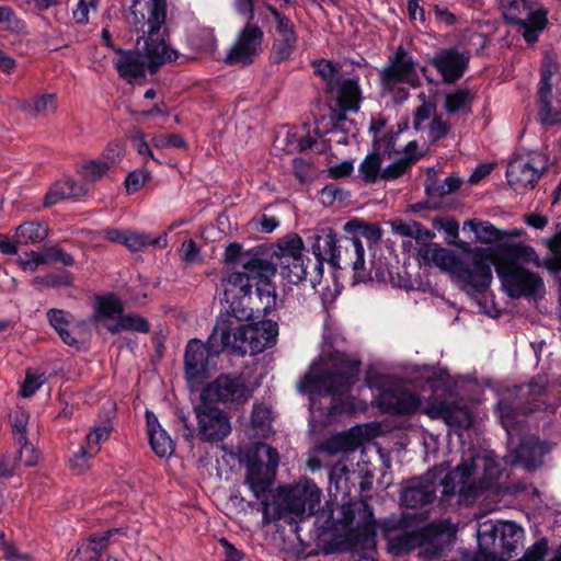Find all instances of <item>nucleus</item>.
<instances>
[{"mask_svg": "<svg viewBox=\"0 0 561 561\" xmlns=\"http://www.w3.org/2000/svg\"><path fill=\"white\" fill-rule=\"evenodd\" d=\"M138 2L134 0L131 4V24L138 33H141L137 39L136 49L127 51L117 49L119 56L115 61L118 75L129 82L142 77L146 67L151 72H156L161 65L174 61L179 57L178 51L171 49L165 42L169 36L165 24V0H150L147 20L144 14L138 16L136 11Z\"/></svg>", "mask_w": 561, "mask_h": 561, "instance_id": "1", "label": "nucleus"}, {"mask_svg": "<svg viewBox=\"0 0 561 561\" xmlns=\"http://www.w3.org/2000/svg\"><path fill=\"white\" fill-rule=\"evenodd\" d=\"M359 369V360L335 351L311 368L300 381L299 390L310 396L312 407L316 405L318 397L330 396L331 402L327 416L331 420L337 414L350 413L354 410L348 398L343 399V397L358 380Z\"/></svg>", "mask_w": 561, "mask_h": 561, "instance_id": "2", "label": "nucleus"}, {"mask_svg": "<svg viewBox=\"0 0 561 561\" xmlns=\"http://www.w3.org/2000/svg\"><path fill=\"white\" fill-rule=\"evenodd\" d=\"M417 517L414 514L391 516L382 523V530L388 549L396 556L408 552L419 546V556L433 560L450 551L455 541V530L447 522L432 523L417 529Z\"/></svg>", "mask_w": 561, "mask_h": 561, "instance_id": "3", "label": "nucleus"}, {"mask_svg": "<svg viewBox=\"0 0 561 561\" xmlns=\"http://www.w3.org/2000/svg\"><path fill=\"white\" fill-rule=\"evenodd\" d=\"M501 474L502 468L494 453L469 449L442 480L443 495H457L460 504L469 505L492 486Z\"/></svg>", "mask_w": 561, "mask_h": 561, "instance_id": "4", "label": "nucleus"}, {"mask_svg": "<svg viewBox=\"0 0 561 561\" xmlns=\"http://www.w3.org/2000/svg\"><path fill=\"white\" fill-rule=\"evenodd\" d=\"M216 334H219L222 347L231 348L242 355L247 353L254 355L276 343L278 327L271 320L237 324L230 318H219L216 322Z\"/></svg>", "mask_w": 561, "mask_h": 561, "instance_id": "5", "label": "nucleus"}, {"mask_svg": "<svg viewBox=\"0 0 561 561\" xmlns=\"http://www.w3.org/2000/svg\"><path fill=\"white\" fill-rule=\"evenodd\" d=\"M379 81L383 94L391 95L396 101L408 98V91L402 85L419 88L421 80L417 73V61L402 46L389 56L388 62L379 71Z\"/></svg>", "mask_w": 561, "mask_h": 561, "instance_id": "6", "label": "nucleus"}, {"mask_svg": "<svg viewBox=\"0 0 561 561\" xmlns=\"http://www.w3.org/2000/svg\"><path fill=\"white\" fill-rule=\"evenodd\" d=\"M495 271L505 293L513 299L540 300L546 294L542 277L515 262H497Z\"/></svg>", "mask_w": 561, "mask_h": 561, "instance_id": "7", "label": "nucleus"}, {"mask_svg": "<svg viewBox=\"0 0 561 561\" xmlns=\"http://www.w3.org/2000/svg\"><path fill=\"white\" fill-rule=\"evenodd\" d=\"M277 263L273 257H265L264 253L254 252L241 261V265L236 271H230L225 277L226 296L230 297L237 294V290H251L253 284L259 282H270L275 275Z\"/></svg>", "mask_w": 561, "mask_h": 561, "instance_id": "8", "label": "nucleus"}, {"mask_svg": "<svg viewBox=\"0 0 561 561\" xmlns=\"http://www.w3.org/2000/svg\"><path fill=\"white\" fill-rule=\"evenodd\" d=\"M216 334V327L206 343L197 339L191 340L185 348L184 371L187 382L192 386L201 385L208 376L209 367L224 350Z\"/></svg>", "mask_w": 561, "mask_h": 561, "instance_id": "9", "label": "nucleus"}, {"mask_svg": "<svg viewBox=\"0 0 561 561\" xmlns=\"http://www.w3.org/2000/svg\"><path fill=\"white\" fill-rule=\"evenodd\" d=\"M492 264L485 251H469L460 256L453 277L467 293H482L492 282Z\"/></svg>", "mask_w": 561, "mask_h": 561, "instance_id": "10", "label": "nucleus"}, {"mask_svg": "<svg viewBox=\"0 0 561 561\" xmlns=\"http://www.w3.org/2000/svg\"><path fill=\"white\" fill-rule=\"evenodd\" d=\"M279 462L278 451L265 443L254 446V458L245 463L244 483L259 499L272 486Z\"/></svg>", "mask_w": 561, "mask_h": 561, "instance_id": "11", "label": "nucleus"}, {"mask_svg": "<svg viewBox=\"0 0 561 561\" xmlns=\"http://www.w3.org/2000/svg\"><path fill=\"white\" fill-rule=\"evenodd\" d=\"M252 389L241 374H221L201 391V401L241 405L252 397Z\"/></svg>", "mask_w": 561, "mask_h": 561, "instance_id": "12", "label": "nucleus"}, {"mask_svg": "<svg viewBox=\"0 0 561 561\" xmlns=\"http://www.w3.org/2000/svg\"><path fill=\"white\" fill-rule=\"evenodd\" d=\"M548 387L545 377L534 378L528 385L517 387L518 392L523 396L529 394L531 400L522 403L520 401L511 402L508 399H502L496 405L499 416L502 425L508 431L519 420V414L533 413L542 410L546 403L538 399V397L546 393Z\"/></svg>", "mask_w": 561, "mask_h": 561, "instance_id": "13", "label": "nucleus"}, {"mask_svg": "<svg viewBox=\"0 0 561 561\" xmlns=\"http://www.w3.org/2000/svg\"><path fill=\"white\" fill-rule=\"evenodd\" d=\"M480 546L488 545L491 541L493 551L485 556L492 561L500 559H510L522 543L524 531L520 527L512 522H501L497 524H483L478 531Z\"/></svg>", "mask_w": 561, "mask_h": 561, "instance_id": "14", "label": "nucleus"}, {"mask_svg": "<svg viewBox=\"0 0 561 561\" xmlns=\"http://www.w3.org/2000/svg\"><path fill=\"white\" fill-rule=\"evenodd\" d=\"M549 159L542 152H531L513 159L507 167V182L515 191L534 188L548 168Z\"/></svg>", "mask_w": 561, "mask_h": 561, "instance_id": "15", "label": "nucleus"}, {"mask_svg": "<svg viewBox=\"0 0 561 561\" xmlns=\"http://www.w3.org/2000/svg\"><path fill=\"white\" fill-rule=\"evenodd\" d=\"M337 523L352 531V536L364 543L373 542L376 535V522L373 510L365 501L347 503L341 506Z\"/></svg>", "mask_w": 561, "mask_h": 561, "instance_id": "16", "label": "nucleus"}, {"mask_svg": "<svg viewBox=\"0 0 561 561\" xmlns=\"http://www.w3.org/2000/svg\"><path fill=\"white\" fill-rule=\"evenodd\" d=\"M197 419V435L201 440L215 443L222 440L231 432L229 415L209 402L201 401L194 407Z\"/></svg>", "mask_w": 561, "mask_h": 561, "instance_id": "17", "label": "nucleus"}, {"mask_svg": "<svg viewBox=\"0 0 561 561\" xmlns=\"http://www.w3.org/2000/svg\"><path fill=\"white\" fill-rule=\"evenodd\" d=\"M503 7L504 18L511 23L520 25L525 41L529 44L537 42L538 33L547 23L546 12L534 11L526 0H507Z\"/></svg>", "mask_w": 561, "mask_h": 561, "instance_id": "18", "label": "nucleus"}, {"mask_svg": "<svg viewBox=\"0 0 561 561\" xmlns=\"http://www.w3.org/2000/svg\"><path fill=\"white\" fill-rule=\"evenodd\" d=\"M321 490L311 480L291 486L283 497L282 507L295 516L313 515L320 505Z\"/></svg>", "mask_w": 561, "mask_h": 561, "instance_id": "19", "label": "nucleus"}, {"mask_svg": "<svg viewBox=\"0 0 561 561\" xmlns=\"http://www.w3.org/2000/svg\"><path fill=\"white\" fill-rule=\"evenodd\" d=\"M264 33L254 22H247L225 57L229 65H250L261 49Z\"/></svg>", "mask_w": 561, "mask_h": 561, "instance_id": "20", "label": "nucleus"}, {"mask_svg": "<svg viewBox=\"0 0 561 561\" xmlns=\"http://www.w3.org/2000/svg\"><path fill=\"white\" fill-rule=\"evenodd\" d=\"M265 8L272 14L275 22L276 37L272 45L274 58L277 62L289 60L297 48V28L294 22L276 7L266 3Z\"/></svg>", "mask_w": 561, "mask_h": 561, "instance_id": "21", "label": "nucleus"}, {"mask_svg": "<svg viewBox=\"0 0 561 561\" xmlns=\"http://www.w3.org/2000/svg\"><path fill=\"white\" fill-rule=\"evenodd\" d=\"M470 60L467 50L456 47L442 48L430 59V64L440 75L444 83H456L466 72Z\"/></svg>", "mask_w": 561, "mask_h": 561, "instance_id": "22", "label": "nucleus"}, {"mask_svg": "<svg viewBox=\"0 0 561 561\" xmlns=\"http://www.w3.org/2000/svg\"><path fill=\"white\" fill-rule=\"evenodd\" d=\"M422 412L432 420H443L448 426L457 428H470L473 417L466 404L457 401H432L422 407Z\"/></svg>", "mask_w": 561, "mask_h": 561, "instance_id": "23", "label": "nucleus"}, {"mask_svg": "<svg viewBox=\"0 0 561 561\" xmlns=\"http://www.w3.org/2000/svg\"><path fill=\"white\" fill-rule=\"evenodd\" d=\"M397 136V134L388 131L381 138L375 139L374 152L369 153L359 164L358 171L364 182L375 183L377 180H381L382 162L386 154L390 159L391 153L396 152L394 140Z\"/></svg>", "mask_w": 561, "mask_h": 561, "instance_id": "24", "label": "nucleus"}, {"mask_svg": "<svg viewBox=\"0 0 561 561\" xmlns=\"http://www.w3.org/2000/svg\"><path fill=\"white\" fill-rule=\"evenodd\" d=\"M551 450L547 442L536 437H528L510 454V461L513 466H522L527 470H534L542 463V458Z\"/></svg>", "mask_w": 561, "mask_h": 561, "instance_id": "25", "label": "nucleus"}, {"mask_svg": "<svg viewBox=\"0 0 561 561\" xmlns=\"http://www.w3.org/2000/svg\"><path fill=\"white\" fill-rule=\"evenodd\" d=\"M436 484L434 476L427 473L424 477L413 479L401 492V503L410 508L423 507L434 501Z\"/></svg>", "mask_w": 561, "mask_h": 561, "instance_id": "26", "label": "nucleus"}, {"mask_svg": "<svg viewBox=\"0 0 561 561\" xmlns=\"http://www.w3.org/2000/svg\"><path fill=\"white\" fill-rule=\"evenodd\" d=\"M282 274L287 277L291 284L309 282L316 285L322 277L323 268L320 261H313L309 257L300 256L285 264L279 265Z\"/></svg>", "mask_w": 561, "mask_h": 561, "instance_id": "27", "label": "nucleus"}, {"mask_svg": "<svg viewBox=\"0 0 561 561\" xmlns=\"http://www.w3.org/2000/svg\"><path fill=\"white\" fill-rule=\"evenodd\" d=\"M46 318L65 344L77 348L79 347L80 339L78 336L77 328L84 325V321H80L75 324V317L72 313L57 308L47 310Z\"/></svg>", "mask_w": 561, "mask_h": 561, "instance_id": "28", "label": "nucleus"}, {"mask_svg": "<svg viewBox=\"0 0 561 561\" xmlns=\"http://www.w3.org/2000/svg\"><path fill=\"white\" fill-rule=\"evenodd\" d=\"M380 408L393 414H410L420 408V399L415 394L401 390H385L379 396Z\"/></svg>", "mask_w": 561, "mask_h": 561, "instance_id": "29", "label": "nucleus"}, {"mask_svg": "<svg viewBox=\"0 0 561 561\" xmlns=\"http://www.w3.org/2000/svg\"><path fill=\"white\" fill-rule=\"evenodd\" d=\"M336 233L332 228H323L313 236L311 244L312 253L316 259L313 261H328L333 267H340V248L337 247Z\"/></svg>", "mask_w": 561, "mask_h": 561, "instance_id": "30", "label": "nucleus"}, {"mask_svg": "<svg viewBox=\"0 0 561 561\" xmlns=\"http://www.w3.org/2000/svg\"><path fill=\"white\" fill-rule=\"evenodd\" d=\"M419 256L424 262L434 264L436 267L449 273L451 276L454 275L460 259V256H457L454 252L437 243L424 244L419 250Z\"/></svg>", "mask_w": 561, "mask_h": 561, "instance_id": "31", "label": "nucleus"}, {"mask_svg": "<svg viewBox=\"0 0 561 561\" xmlns=\"http://www.w3.org/2000/svg\"><path fill=\"white\" fill-rule=\"evenodd\" d=\"M89 188L78 181L65 179L51 185L44 198V206L49 207L66 198H78L85 196Z\"/></svg>", "mask_w": 561, "mask_h": 561, "instance_id": "32", "label": "nucleus"}, {"mask_svg": "<svg viewBox=\"0 0 561 561\" xmlns=\"http://www.w3.org/2000/svg\"><path fill=\"white\" fill-rule=\"evenodd\" d=\"M225 299L229 307L227 313L220 318H230L237 324L240 321L256 318L254 306L252 305L251 290H237V294H232L230 297L225 295Z\"/></svg>", "mask_w": 561, "mask_h": 561, "instance_id": "33", "label": "nucleus"}, {"mask_svg": "<svg viewBox=\"0 0 561 561\" xmlns=\"http://www.w3.org/2000/svg\"><path fill=\"white\" fill-rule=\"evenodd\" d=\"M118 531L119 529L114 528L103 533L102 535L92 536L78 547L72 560L99 561L101 553L107 548L110 537Z\"/></svg>", "mask_w": 561, "mask_h": 561, "instance_id": "34", "label": "nucleus"}, {"mask_svg": "<svg viewBox=\"0 0 561 561\" xmlns=\"http://www.w3.org/2000/svg\"><path fill=\"white\" fill-rule=\"evenodd\" d=\"M19 107L30 117H47L57 111L56 94L44 93L19 103Z\"/></svg>", "mask_w": 561, "mask_h": 561, "instance_id": "35", "label": "nucleus"}, {"mask_svg": "<svg viewBox=\"0 0 561 561\" xmlns=\"http://www.w3.org/2000/svg\"><path fill=\"white\" fill-rule=\"evenodd\" d=\"M256 289L251 290L252 305L256 318L270 313L276 306V289L271 282H259Z\"/></svg>", "mask_w": 561, "mask_h": 561, "instance_id": "36", "label": "nucleus"}, {"mask_svg": "<svg viewBox=\"0 0 561 561\" xmlns=\"http://www.w3.org/2000/svg\"><path fill=\"white\" fill-rule=\"evenodd\" d=\"M476 93L468 88H459L447 93L444 100V108L448 115L463 114L469 115L472 112V102Z\"/></svg>", "mask_w": 561, "mask_h": 561, "instance_id": "37", "label": "nucleus"}, {"mask_svg": "<svg viewBox=\"0 0 561 561\" xmlns=\"http://www.w3.org/2000/svg\"><path fill=\"white\" fill-rule=\"evenodd\" d=\"M304 241L298 234H289L280 239L277 243V250L274 251L273 260L277 263V267L296 257L304 256Z\"/></svg>", "mask_w": 561, "mask_h": 561, "instance_id": "38", "label": "nucleus"}, {"mask_svg": "<svg viewBox=\"0 0 561 561\" xmlns=\"http://www.w3.org/2000/svg\"><path fill=\"white\" fill-rule=\"evenodd\" d=\"M48 236V225L45 221H26L16 227L14 237L20 245L39 243Z\"/></svg>", "mask_w": 561, "mask_h": 561, "instance_id": "39", "label": "nucleus"}, {"mask_svg": "<svg viewBox=\"0 0 561 561\" xmlns=\"http://www.w3.org/2000/svg\"><path fill=\"white\" fill-rule=\"evenodd\" d=\"M105 328L112 334H117L122 331H134L138 333H148L150 331L149 322L136 313H122L115 322L106 323Z\"/></svg>", "mask_w": 561, "mask_h": 561, "instance_id": "40", "label": "nucleus"}, {"mask_svg": "<svg viewBox=\"0 0 561 561\" xmlns=\"http://www.w3.org/2000/svg\"><path fill=\"white\" fill-rule=\"evenodd\" d=\"M359 446V439L352 433H340L327 439L321 450L329 455L352 453Z\"/></svg>", "mask_w": 561, "mask_h": 561, "instance_id": "41", "label": "nucleus"}, {"mask_svg": "<svg viewBox=\"0 0 561 561\" xmlns=\"http://www.w3.org/2000/svg\"><path fill=\"white\" fill-rule=\"evenodd\" d=\"M124 305L119 298L114 295L101 296L95 300L93 321L102 322L105 319L122 314Z\"/></svg>", "mask_w": 561, "mask_h": 561, "instance_id": "42", "label": "nucleus"}, {"mask_svg": "<svg viewBox=\"0 0 561 561\" xmlns=\"http://www.w3.org/2000/svg\"><path fill=\"white\" fill-rule=\"evenodd\" d=\"M360 101V90L358 81L346 79L341 82L337 89V103L344 111H357Z\"/></svg>", "mask_w": 561, "mask_h": 561, "instance_id": "43", "label": "nucleus"}, {"mask_svg": "<svg viewBox=\"0 0 561 561\" xmlns=\"http://www.w3.org/2000/svg\"><path fill=\"white\" fill-rule=\"evenodd\" d=\"M390 227L393 233L409 237L416 241L431 240L434 237V232L415 220L404 221L402 219H394L390 221Z\"/></svg>", "mask_w": 561, "mask_h": 561, "instance_id": "44", "label": "nucleus"}, {"mask_svg": "<svg viewBox=\"0 0 561 561\" xmlns=\"http://www.w3.org/2000/svg\"><path fill=\"white\" fill-rule=\"evenodd\" d=\"M506 253L510 260L503 262H515L520 265L533 263L536 267H543V261L540 260L535 249L523 242L506 245Z\"/></svg>", "mask_w": 561, "mask_h": 561, "instance_id": "45", "label": "nucleus"}, {"mask_svg": "<svg viewBox=\"0 0 561 561\" xmlns=\"http://www.w3.org/2000/svg\"><path fill=\"white\" fill-rule=\"evenodd\" d=\"M467 226L476 233L478 241L481 243H493L504 238L503 231L490 221L471 219L465 222V227Z\"/></svg>", "mask_w": 561, "mask_h": 561, "instance_id": "46", "label": "nucleus"}, {"mask_svg": "<svg viewBox=\"0 0 561 561\" xmlns=\"http://www.w3.org/2000/svg\"><path fill=\"white\" fill-rule=\"evenodd\" d=\"M345 232L353 233V238L363 237L370 242H378L381 239L382 231L376 224H367L357 219L347 221L343 227Z\"/></svg>", "mask_w": 561, "mask_h": 561, "instance_id": "47", "label": "nucleus"}, {"mask_svg": "<svg viewBox=\"0 0 561 561\" xmlns=\"http://www.w3.org/2000/svg\"><path fill=\"white\" fill-rule=\"evenodd\" d=\"M552 90L550 88L539 89L538 99V116L543 125H554L561 123V112L554 111L550 103V95Z\"/></svg>", "mask_w": 561, "mask_h": 561, "instance_id": "48", "label": "nucleus"}, {"mask_svg": "<svg viewBox=\"0 0 561 561\" xmlns=\"http://www.w3.org/2000/svg\"><path fill=\"white\" fill-rule=\"evenodd\" d=\"M112 432V425L108 421H103L95 424L92 430L87 434V453L90 456H95L100 451V445L102 442L108 439Z\"/></svg>", "mask_w": 561, "mask_h": 561, "instance_id": "49", "label": "nucleus"}, {"mask_svg": "<svg viewBox=\"0 0 561 561\" xmlns=\"http://www.w3.org/2000/svg\"><path fill=\"white\" fill-rule=\"evenodd\" d=\"M110 170L108 163L98 159L89 160L81 164L79 174L82 178V182L85 186L89 183H95L101 180L103 175Z\"/></svg>", "mask_w": 561, "mask_h": 561, "instance_id": "50", "label": "nucleus"}, {"mask_svg": "<svg viewBox=\"0 0 561 561\" xmlns=\"http://www.w3.org/2000/svg\"><path fill=\"white\" fill-rule=\"evenodd\" d=\"M316 73L327 83V90L332 92L339 81V70L327 59H320L312 62Z\"/></svg>", "mask_w": 561, "mask_h": 561, "instance_id": "51", "label": "nucleus"}, {"mask_svg": "<svg viewBox=\"0 0 561 561\" xmlns=\"http://www.w3.org/2000/svg\"><path fill=\"white\" fill-rule=\"evenodd\" d=\"M152 450L159 457H167L173 453V442L167 432L158 428L148 434Z\"/></svg>", "mask_w": 561, "mask_h": 561, "instance_id": "52", "label": "nucleus"}, {"mask_svg": "<svg viewBox=\"0 0 561 561\" xmlns=\"http://www.w3.org/2000/svg\"><path fill=\"white\" fill-rule=\"evenodd\" d=\"M28 412L18 407L13 410V412L10 415L11 424H12V431L14 434V439L16 444H24L26 438V426L28 423Z\"/></svg>", "mask_w": 561, "mask_h": 561, "instance_id": "53", "label": "nucleus"}, {"mask_svg": "<svg viewBox=\"0 0 561 561\" xmlns=\"http://www.w3.org/2000/svg\"><path fill=\"white\" fill-rule=\"evenodd\" d=\"M551 256L543 260V267L550 272H561V231L545 241Z\"/></svg>", "mask_w": 561, "mask_h": 561, "instance_id": "54", "label": "nucleus"}, {"mask_svg": "<svg viewBox=\"0 0 561 561\" xmlns=\"http://www.w3.org/2000/svg\"><path fill=\"white\" fill-rule=\"evenodd\" d=\"M414 164V157L412 158H398L392 161L389 165L383 168L381 180L391 181L402 176Z\"/></svg>", "mask_w": 561, "mask_h": 561, "instance_id": "55", "label": "nucleus"}, {"mask_svg": "<svg viewBox=\"0 0 561 561\" xmlns=\"http://www.w3.org/2000/svg\"><path fill=\"white\" fill-rule=\"evenodd\" d=\"M419 98L423 103L417 106L413 113V127L416 130L422 129V124L436 115V104L433 101H427L424 93H421Z\"/></svg>", "mask_w": 561, "mask_h": 561, "instance_id": "56", "label": "nucleus"}, {"mask_svg": "<svg viewBox=\"0 0 561 561\" xmlns=\"http://www.w3.org/2000/svg\"><path fill=\"white\" fill-rule=\"evenodd\" d=\"M33 285L45 288H55L58 286L69 287L72 285V277L68 272H64L59 275L48 274L35 277L33 279Z\"/></svg>", "mask_w": 561, "mask_h": 561, "instance_id": "57", "label": "nucleus"}, {"mask_svg": "<svg viewBox=\"0 0 561 561\" xmlns=\"http://www.w3.org/2000/svg\"><path fill=\"white\" fill-rule=\"evenodd\" d=\"M151 144L154 148L158 149L186 148V141L182 135L178 133L154 135L151 138Z\"/></svg>", "mask_w": 561, "mask_h": 561, "instance_id": "58", "label": "nucleus"}, {"mask_svg": "<svg viewBox=\"0 0 561 561\" xmlns=\"http://www.w3.org/2000/svg\"><path fill=\"white\" fill-rule=\"evenodd\" d=\"M159 239H151L142 232L127 231L124 239V245L131 251H139L149 244H157Z\"/></svg>", "mask_w": 561, "mask_h": 561, "instance_id": "59", "label": "nucleus"}, {"mask_svg": "<svg viewBox=\"0 0 561 561\" xmlns=\"http://www.w3.org/2000/svg\"><path fill=\"white\" fill-rule=\"evenodd\" d=\"M49 263V257L46 253L30 251L19 257V264L23 271L35 272L39 265Z\"/></svg>", "mask_w": 561, "mask_h": 561, "instance_id": "60", "label": "nucleus"}, {"mask_svg": "<svg viewBox=\"0 0 561 561\" xmlns=\"http://www.w3.org/2000/svg\"><path fill=\"white\" fill-rule=\"evenodd\" d=\"M100 0H79L72 15L77 23L85 24L89 21V13L96 12Z\"/></svg>", "mask_w": 561, "mask_h": 561, "instance_id": "61", "label": "nucleus"}, {"mask_svg": "<svg viewBox=\"0 0 561 561\" xmlns=\"http://www.w3.org/2000/svg\"><path fill=\"white\" fill-rule=\"evenodd\" d=\"M559 72L558 64L550 57L546 56L541 68V82L539 89L550 88L552 90V77Z\"/></svg>", "mask_w": 561, "mask_h": 561, "instance_id": "62", "label": "nucleus"}, {"mask_svg": "<svg viewBox=\"0 0 561 561\" xmlns=\"http://www.w3.org/2000/svg\"><path fill=\"white\" fill-rule=\"evenodd\" d=\"M250 254L249 252H243L240 244L230 243L225 250V261L231 265V271H236L241 265L242 259Z\"/></svg>", "mask_w": 561, "mask_h": 561, "instance_id": "63", "label": "nucleus"}, {"mask_svg": "<svg viewBox=\"0 0 561 561\" xmlns=\"http://www.w3.org/2000/svg\"><path fill=\"white\" fill-rule=\"evenodd\" d=\"M149 178L150 173L147 170L130 172L125 180V186L127 192H137L149 180Z\"/></svg>", "mask_w": 561, "mask_h": 561, "instance_id": "64", "label": "nucleus"}]
</instances>
